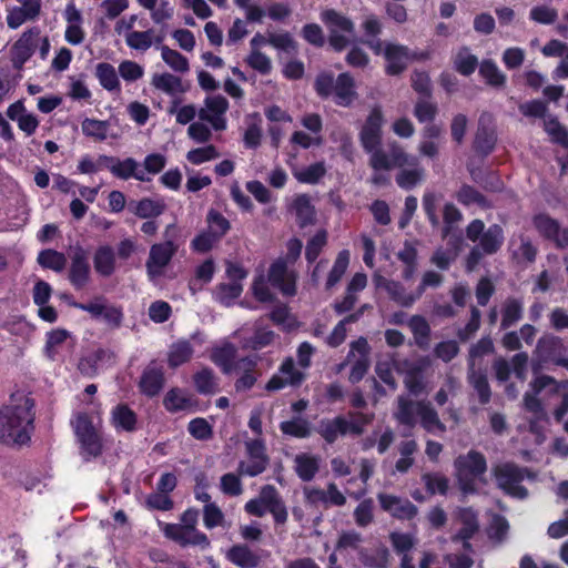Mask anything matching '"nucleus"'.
Listing matches in <instances>:
<instances>
[{"instance_id": "nucleus-40", "label": "nucleus", "mask_w": 568, "mask_h": 568, "mask_svg": "<svg viewBox=\"0 0 568 568\" xmlns=\"http://www.w3.org/2000/svg\"><path fill=\"white\" fill-rule=\"evenodd\" d=\"M500 313V328L506 329L521 320L524 313V304L519 298L507 297L501 305Z\"/></svg>"}, {"instance_id": "nucleus-31", "label": "nucleus", "mask_w": 568, "mask_h": 568, "mask_svg": "<svg viewBox=\"0 0 568 568\" xmlns=\"http://www.w3.org/2000/svg\"><path fill=\"white\" fill-rule=\"evenodd\" d=\"M417 416H419L422 427L428 433L446 432L445 424L440 420L438 413L429 402H417Z\"/></svg>"}, {"instance_id": "nucleus-3", "label": "nucleus", "mask_w": 568, "mask_h": 568, "mask_svg": "<svg viewBox=\"0 0 568 568\" xmlns=\"http://www.w3.org/2000/svg\"><path fill=\"white\" fill-rule=\"evenodd\" d=\"M179 235V226L175 223H171L165 226L163 232L164 242L154 243L150 246L145 268L151 281L164 275L165 268L179 251V244L176 243Z\"/></svg>"}, {"instance_id": "nucleus-61", "label": "nucleus", "mask_w": 568, "mask_h": 568, "mask_svg": "<svg viewBox=\"0 0 568 568\" xmlns=\"http://www.w3.org/2000/svg\"><path fill=\"white\" fill-rule=\"evenodd\" d=\"M349 264V252L347 250H344L338 253L334 265L328 274L327 281H326V288L331 290L333 288L343 277L345 274L347 267Z\"/></svg>"}, {"instance_id": "nucleus-57", "label": "nucleus", "mask_w": 568, "mask_h": 568, "mask_svg": "<svg viewBox=\"0 0 568 568\" xmlns=\"http://www.w3.org/2000/svg\"><path fill=\"white\" fill-rule=\"evenodd\" d=\"M38 264L60 273L67 265V258L63 253L55 250H43L38 254Z\"/></svg>"}, {"instance_id": "nucleus-10", "label": "nucleus", "mask_w": 568, "mask_h": 568, "mask_svg": "<svg viewBox=\"0 0 568 568\" xmlns=\"http://www.w3.org/2000/svg\"><path fill=\"white\" fill-rule=\"evenodd\" d=\"M530 390L526 392L523 398L524 407L527 412L531 413L536 419L546 417L545 409L538 394L547 387H551L552 393H558L560 388L568 387V381L558 383L549 375L536 376L530 383Z\"/></svg>"}, {"instance_id": "nucleus-7", "label": "nucleus", "mask_w": 568, "mask_h": 568, "mask_svg": "<svg viewBox=\"0 0 568 568\" xmlns=\"http://www.w3.org/2000/svg\"><path fill=\"white\" fill-rule=\"evenodd\" d=\"M493 475L498 488L505 494L519 499L528 496V490L520 485L526 477H531V473L527 468L513 463H504L493 468Z\"/></svg>"}, {"instance_id": "nucleus-64", "label": "nucleus", "mask_w": 568, "mask_h": 568, "mask_svg": "<svg viewBox=\"0 0 568 568\" xmlns=\"http://www.w3.org/2000/svg\"><path fill=\"white\" fill-rule=\"evenodd\" d=\"M70 333L67 329L58 328L48 333L47 342L44 346V354L50 359H55L61 346L64 344Z\"/></svg>"}, {"instance_id": "nucleus-25", "label": "nucleus", "mask_w": 568, "mask_h": 568, "mask_svg": "<svg viewBox=\"0 0 568 568\" xmlns=\"http://www.w3.org/2000/svg\"><path fill=\"white\" fill-rule=\"evenodd\" d=\"M36 49V34L32 30L24 32L11 47V61L13 68L21 70L26 61H28Z\"/></svg>"}, {"instance_id": "nucleus-23", "label": "nucleus", "mask_w": 568, "mask_h": 568, "mask_svg": "<svg viewBox=\"0 0 568 568\" xmlns=\"http://www.w3.org/2000/svg\"><path fill=\"white\" fill-rule=\"evenodd\" d=\"M386 59V73L397 75L402 73L410 61V51L407 47L396 43H387L384 49Z\"/></svg>"}, {"instance_id": "nucleus-24", "label": "nucleus", "mask_w": 568, "mask_h": 568, "mask_svg": "<svg viewBox=\"0 0 568 568\" xmlns=\"http://www.w3.org/2000/svg\"><path fill=\"white\" fill-rule=\"evenodd\" d=\"M165 39V32L161 29H148L125 34L126 45L135 51L146 52L153 45H160Z\"/></svg>"}, {"instance_id": "nucleus-5", "label": "nucleus", "mask_w": 568, "mask_h": 568, "mask_svg": "<svg viewBox=\"0 0 568 568\" xmlns=\"http://www.w3.org/2000/svg\"><path fill=\"white\" fill-rule=\"evenodd\" d=\"M244 508L247 514L256 517H263L268 511L277 525H284L288 518L285 503L273 485L263 486L258 496L250 499Z\"/></svg>"}, {"instance_id": "nucleus-22", "label": "nucleus", "mask_w": 568, "mask_h": 568, "mask_svg": "<svg viewBox=\"0 0 568 568\" xmlns=\"http://www.w3.org/2000/svg\"><path fill=\"white\" fill-rule=\"evenodd\" d=\"M164 534L166 537L173 539L182 546L193 545L205 548L210 545L206 535L199 531L196 528H187L178 526L176 524H168L164 527Z\"/></svg>"}, {"instance_id": "nucleus-50", "label": "nucleus", "mask_w": 568, "mask_h": 568, "mask_svg": "<svg viewBox=\"0 0 568 568\" xmlns=\"http://www.w3.org/2000/svg\"><path fill=\"white\" fill-rule=\"evenodd\" d=\"M165 211L163 201L144 197L135 203L133 213L140 219H152L160 216Z\"/></svg>"}, {"instance_id": "nucleus-47", "label": "nucleus", "mask_w": 568, "mask_h": 568, "mask_svg": "<svg viewBox=\"0 0 568 568\" xmlns=\"http://www.w3.org/2000/svg\"><path fill=\"white\" fill-rule=\"evenodd\" d=\"M518 246H515V241L513 240L510 243L513 257L518 263H532L537 256V247L532 244V242L526 237L525 235L518 236Z\"/></svg>"}, {"instance_id": "nucleus-45", "label": "nucleus", "mask_w": 568, "mask_h": 568, "mask_svg": "<svg viewBox=\"0 0 568 568\" xmlns=\"http://www.w3.org/2000/svg\"><path fill=\"white\" fill-rule=\"evenodd\" d=\"M163 404L169 412H178L192 408L194 400L186 392L180 388H172L165 395Z\"/></svg>"}, {"instance_id": "nucleus-38", "label": "nucleus", "mask_w": 568, "mask_h": 568, "mask_svg": "<svg viewBox=\"0 0 568 568\" xmlns=\"http://www.w3.org/2000/svg\"><path fill=\"white\" fill-rule=\"evenodd\" d=\"M136 415L125 404L116 405L111 412V423L116 430L133 432L136 427Z\"/></svg>"}, {"instance_id": "nucleus-16", "label": "nucleus", "mask_w": 568, "mask_h": 568, "mask_svg": "<svg viewBox=\"0 0 568 568\" xmlns=\"http://www.w3.org/2000/svg\"><path fill=\"white\" fill-rule=\"evenodd\" d=\"M229 101L221 94L207 97L204 105L199 110V118L211 124L215 131H224L227 126L225 113Z\"/></svg>"}, {"instance_id": "nucleus-15", "label": "nucleus", "mask_w": 568, "mask_h": 568, "mask_svg": "<svg viewBox=\"0 0 568 568\" xmlns=\"http://www.w3.org/2000/svg\"><path fill=\"white\" fill-rule=\"evenodd\" d=\"M376 498L383 511L399 520H410L418 514V508L408 499L394 494L381 491Z\"/></svg>"}, {"instance_id": "nucleus-46", "label": "nucleus", "mask_w": 568, "mask_h": 568, "mask_svg": "<svg viewBox=\"0 0 568 568\" xmlns=\"http://www.w3.org/2000/svg\"><path fill=\"white\" fill-rule=\"evenodd\" d=\"M417 402H413L404 396L397 398V410L394 413L395 419L405 426L414 427L416 425Z\"/></svg>"}, {"instance_id": "nucleus-33", "label": "nucleus", "mask_w": 568, "mask_h": 568, "mask_svg": "<svg viewBox=\"0 0 568 568\" xmlns=\"http://www.w3.org/2000/svg\"><path fill=\"white\" fill-rule=\"evenodd\" d=\"M294 470L303 481L314 479L320 470L321 458L310 453H301L294 457Z\"/></svg>"}, {"instance_id": "nucleus-55", "label": "nucleus", "mask_w": 568, "mask_h": 568, "mask_svg": "<svg viewBox=\"0 0 568 568\" xmlns=\"http://www.w3.org/2000/svg\"><path fill=\"white\" fill-rule=\"evenodd\" d=\"M353 518L357 527L366 528L374 524V501L372 498L363 499L354 509Z\"/></svg>"}, {"instance_id": "nucleus-49", "label": "nucleus", "mask_w": 568, "mask_h": 568, "mask_svg": "<svg viewBox=\"0 0 568 568\" xmlns=\"http://www.w3.org/2000/svg\"><path fill=\"white\" fill-rule=\"evenodd\" d=\"M161 58L168 67L173 71L180 73H186L190 70V63L186 57L181 54L179 51L171 49L168 45L161 44L160 47Z\"/></svg>"}, {"instance_id": "nucleus-59", "label": "nucleus", "mask_w": 568, "mask_h": 568, "mask_svg": "<svg viewBox=\"0 0 568 568\" xmlns=\"http://www.w3.org/2000/svg\"><path fill=\"white\" fill-rule=\"evenodd\" d=\"M274 338L275 333L272 329L256 325L253 336L245 339L242 344V347L251 348L254 351L262 349L272 344Z\"/></svg>"}, {"instance_id": "nucleus-37", "label": "nucleus", "mask_w": 568, "mask_h": 568, "mask_svg": "<svg viewBox=\"0 0 568 568\" xmlns=\"http://www.w3.org/2000/svg\"><path fill=\"white\" fill-rule=\"evenodd\" d=\"M333 94L335 102L342 106H348L354 101V80L348 73H341L337 77Z\"/></svg>"}, {"instance_id": "nucleus-60", "label": "nucleus", "mask_w": 568, "mask_h": 568, "mask_svg": "<svg viewBox=\"0 0 568 568\" xmlns=\"http://www.w3.org/2000/svg\"><path fill=\"white\" fill-rule=\"evenodd\" d=\"M454 67L463 75H470L478 67V59L468 48H462L454 58Z\"/></svg>"}, {"instance_id": "nucleus-54", "label": "nucleus", "mask_w": 568, "mask_h": 568, "mask_svg": "<svg viewBox=\"0 0 568 568\" xmlns=\"http://www.w3.org/2000/svg\"><path fill=\"white\" fill-rule=\"evenodd\" d=\"M100 84L108 91L120 90V81L115 68L106 62L99 63L95 69Z\"/></svg>"}, {"instance_id": "nucleus-48", "label": "nucleus", "mask_w": 568, "mask_h": 568, "mask_svg": "<svg viewBox=\"0 0 568 568\" xmlns=\"http://www.w3.org/2000/svg\"><path fill=\"white\" fill-rule=\"evenodd\" d=\"M408 327L414 335L416 345L426 348L429 344L430 326L425 317L420 315L412 316L408 321Z\"/></svg>"}, {"instance_id": "nucleus-63", "label": "nucleus", "mask_w": 568, "mask_h": 568, "mask_svg": "<svg viewBox=\"0 0 568 568\" xmlns=\"http://www.w3.org/2000/svg\"><path fill=\"white\" fill-rule=\"evenodd\" d=\"M242 291L243 286L239 282L221 283L215 287L214 295L220 303L229 306L241 295Z\"/></svg>"}, {"instance_id": "nucleus-34", "label": "nucleus", "mask_w": 568, "mask_h": 568, "mask_svg": "<svg viewBox=\"0 0 568 568\" xmlns=\"http://www.w3.org/2000/svg\"><path fill=\"white\" fill-rule=\"evenodd\" d=\"M361 564L367 568H387L389 565L390 552L384 545L375 548H364L358 550Z\"/></svg>"}, {"instance_id": "nucleus-51", "label": "nucleus", "mask_w": 568, "mask_h": 568, "mask_svg": "<svg viewBox=\"0 0 568 568\" xmlns=\"http://www.w3.org/2000/svg\"><path fill=\"white\" fill-rule=\"evenodd\" d=\"M479 74L488 85L501 88L506 83V75L493 60H484L479 64Z\"/></svg>"}, {"instance_id": "nucleus-21", "label": "nucleus", "mask_w": 568, "mask_h": 568, "mask_svg": "<svg viewBox=\"0 0 568 568\" xmlns=\"http://www.w3.org/2000/svg\"><path fill=\"white\" fill-rule=\"evenodd\" d=\"M454 518L460 528L452 535L450 540L471 539L480 528L478 514L470 507H459L454 513Z\"/></svg>"}, {"instance_id": "nucleus-30", "label": "nucleus", "mask_w": 568, "mask_h": 568, "mask_svg": "<svg viewBox=\"0 0 568 568\" xmlns=\"http://www.w3.org/2000/svg\"><path fill=\"white\" fill-rule=\"evenodd\" d=\"M93 265L95 272L103 276L110 277L116 270V255L110 245H101L93 255Z\"/></svg>"}, {"instance_id": "nucleus-53", "label": "nucleus", "mask_w": 568, "mask_h": 568, "mask_svg": "<svg viewBox=\"0 0 568 568\" xmlns=\"http://www.w3.org/2000/svg\"><path fill=\"white\" fill-rule=\"evenodd\" d=\"M397 258L404 263L405 268L403 271V277L405 280H410L416 270H417V250L414 245L408 242H405L403 248H400L397 254Z\"/></svg>"}, {"instance_id": "nucleus-4", "label": "nucleus", "mask_w": 568, "mask_h": 568, "mask_svg": "<svg viewBox=\"0 0 568 568\" xmlns=\"http://www.w3.org/2000/svg\"><path fill=\"white\" fill-rule=\"evenodd\" d=\"M454 467L459 489L465 495L476 493V479H479L487 470L485 456L471 449L467 454L459 455L454 462Z\"/></svg>"}, {"instance_id": "nucleus-35", "label": "nucleus", "mask_w": 568, "mask_h": 568, "mask_svg": "<svg viewBox=\"0 0 568 568\" xmlns=\"http://www.w3.org/2000/svg\"><path fill=\"white\" fill-rule=\"evenodd\" d=\"M532 225L540 236L550 240L557 246L562 229L560 223L547 213H539L532 217Z\"/></svg>"}, {"instance_id": "nucleus-17", "label": "nucleus", "mask_w": 568, "mask_h": 568, "mask_svg": "<svg viewBox=\"0 0 568 568\" xmlns=\"http://www.w3.org/2000/svg\"><path fill=\"white\" fill-rule=\"evenodd\" d=\"M100 163L104 164L106 169L116 178L129 180L131 178L141 181L150 182L151 178L144 174L140 163L132 158L120 160L113 156H100Z\"/></svg>"}, {"instance_id": "nucleus-41", "label": "nucleus", "mask_w": 568, "mask_h": 568, "mask_svg": "<svg viewBox=\"0 0 568 568\" xmlns=\"http://www.w3.org/2000/svg\"><path fill=\"white\" fill-rule=\"evenodd\" d=\"M151 84L159 91L169 95L183 93L185 91L182 80L169 72L154 73L151 79Z\"/></svg>"}, {"instance_id": "nucleus-6", "label": "nucleus", "mask_w": 568, "mask_h": 568, "mask_svg": "<svg viewBox=\"0 0 568 568\" xmlns=\"http://www.w3.org/2000/svg\"><path fill=\"white\" fill-rule=\"evenodd\" d=\"M77 439L80 444V454L85 460L98 458L103 452V442L100 432L85 413H79L72 420Z\"/></svg>"}, {"instance_id": "nucleus-12", "label": "nucleus", "mask_w": 568, "mask_h": 568, "mask_svg": "<svg viewBox=\"0 0 568 568\" xmlns=\"http://www.w3.org/2000/svg\"><path fill=\"white\" fill-rule=\"evenodd\" d=\"M74 306L88 312L95 320H102L111 329H116L122 325V308L108 303L102 296H98L88 303H75Z\"/></svg>"}, {"instance_id": "nucleus-27", "label": "nucleus", "mask_w": 568, "mask_h": 568, "mask_svg": "<svg viewBox=\"0 0 568 568\" xmlns=\"http://www.w3.org/2000/svg\"><path fill=\"white\" fill-rule=\"evenodd\" d=\"M374 281L377 287L384 288L389 297L400 306L409 307L417 298V295L407 293L399 282L386 280L381 275H376Z\"/></svg>"}, {"instance_id": "nucleus-18", "label": "nucleus", "mask_w": 568, "mask_h": 568, "mask_svg": "<svg viewBox=\"0 0 568 568\" xmlns=\"http://www.w3.org/2000/svg\"><path fill=\"white\" fill-rule=\"evenodd\" d=\"M245 446L248 460L239 464V474L251 477L257 476L262 474L268 465L265 444L261 439H252L246 442Z\"/></svg>"}, {"instance_id": "nucleus-26", "label": "nucleus", "mask_w": 568, "mask_h": 568, "mask_svg": "<svg viewBox=\"0 0 568 568\" xmlns=\"http://www.w3.org/2000/svg\"><path fill=\"white\" fill-rule=\"evenodd\" d=\"M67 20L65 40L72 44L78 45L84 40V30L81 27L82 14L73 3H69L64 11Z\"/></svg>"}, {"instance_id": "nucleus-43", "label": "nucleus", "mask_w": 568, "mask_h": 568, "mask_svg": "<svg viewBox=\"0 0 568 568\" xmlns=\"http://www.w3.org/2000/svg\"><path fill=\"white\" fill-rule=\"evenodd\" d=\"M196 390L203 395H213L219 392V379L211 368L204 367L193 375Z\"/></svg>"}, {"instance_id": "nucleus-20", "label": "nucleus", "mask_w": 568, "mask_h": 568, "mask_svg": "<svg viewBox=\"0 0 568 568\" xmlns=\"http://www.w3.org/2000/svg\"><path fill=\"white\" fill-rule=\"evenodd\" d=\"M89 280L90 265L88 262V253L82 246L75 245L71 250L69 281L75 288L80 290L88 284Z\"/></svg>"}, {"instance_id": "nucleus-32", "label": "nucleus", "mask_w": 568, "mask_h": 568, "mask_svg": "<svg viewBox=\"0 0 568 568\" xmlns=\"http://www.w3.org/2000/svg\"><path fill=\"white\" fill-rule=\"evenodd\" d=\"M226 558L241 568H255L261 562V557L245 544L232 546L226 552Z\"/></svg>"}, {"instance_id": "nucleus-19", "label": "nucleus", "mask_w": 568, "mask_h": 568, "mask_svg": "<svg viewBox=\"0 0 568 568\" xmlns=\"http://www.w3.org/2000/svg\"><path fill=\"white\" fill-rule=\"evenodd\" d=\"M297 275L287 266V261L280 257L274 261L268 270V282L277 287L282 294L293 296L296 294Z\"/></svg>"}, {"instance_id": "nucleus-56", "label": "nucleus", "mask_w": 568, "mask_h": 568, "mask_svg": "<svg viewBox=\"0 0 568 568\" xmlns=\"http://www.w3.org/2000/svg\"><path fill=\"white\" fill-rule=\"evenodd\" d=\"M468 382L476 390L479 402L487 404L490 400L491 390L486 375L476 371V368H468Z\"/></svg>"}, {"instance_id": "nucleus-28", "label": "nucleus", "mask_w": 568, "mask_h": 568, "mask_svg": "<svg viewBox=\"0 0 568 568\" xmlns=\"http://www.w3.org/2000/svg\"><path fill=\"white\" fill-rule=\"evenodd\" d=\"M425 365L423 363H413L404 361L398 366V372L404 375V384L409 393L418 395L424 390V384L422 382V372Z\"/></svg>"}, {"instance_id": "nucleus-52", "label": "nucleus", "mask_w": 568, "mask_h": 568, "mask_svg": "<svg viewBox=\"0 0 568 568\" xmlns=\"http://www.w3.org/2000/svg\"><path fill=\"white\" fill-rule=\"evenodd\" d=\"M413 166L412 169L402 170L396 175V183L399 187L405 190H410L415 187L418 183H420L424 179L425 171L423 168L418 166V161L416 160L415 164H409Z\"/></svg>"}, {"instance_id": "nucleus-42", "label": "nucleus", "mask_w": 568, "mask_h": 568, "mask_svg": "<svg viewBox=\"0 0 568 568\" xmlns=\"http://www.w3.org/2000/svg\"><path fill=\"white\" fill-rule=\"evenodd\" d=\"M293 210L301 227L313 224L315 221V209L306 194L297 195L293 201Z\"/></svg>"}, {"instance_id": "nucleus-11", "label": "nucleus", "mask_w": 568, "mask_h": 568, "mask_svg": "<svg viewBox=\"0 0 568 568\" xmlns=\"http://www.w3.org/2000/svg\"><path fill=\"white\" fill-rule=\"evenodd\" d=\"M416 158L407 154L396 141L388 143L387 150L381 146L369 156V165L374 171H389L393 168H403L415 164Z\"/></svg>"}, {"instance_id": "nucleus-44", "label": "nucleus", "mask_w": 568, "mask_h": 568, "mask_svg": "<svg viewBox=\"0 0 568 568\" xmlns=\"http://www.w3.org/2000/svg\"><path fill=\"white\" fill-rule=\"evenodd\" d=\"M194 349L189 341L181 339L172 344L168 353V363L172 368L187 363L193 356Z\"/></svg>"}, {"instance_id": "nucleus-39", "label": "nucleus", "mask_w": 568, "mask_h": 568, "mask_svg": "<svg viewBox=\"0 0 568 568\" xmlns=\"http://www.w3.org/2000/svg\"><path fill=\"white\" fill-rule=\"evenodd\" d=\"M237 348L234 344L225 342L211 351V361L220 366L225 374H229L235 368L233 362L235 359Z\"/></svg>"}, {"instance_id": "nucleus-8", "label": "nucleus", "mask_w": 568, "mask_h": 568, "mask_svg": "<svg viewBox=\"0 0 568 568\" xmlns=\"http://www.w3.org/2000/svg\"><path fill=\"white\" fill-rule=\"evenodd\" d=\"M466 237L471 242H477L486 255L496 254L505 241L504 229L499 224H491L488 227L481 220L471 221L466 227Z\"/></svg>"}, {"instance_id": "nucleus-1", "label": "nucleus", "mask_w": 568, "mask_h": 568, "mask_svg": "<svg viewBox=\"0 0 568 568\" xmlns=\"http://www.w3.org/2000/svg\"><path fill=\"white\" fill-rule=\"evenodd\" d=\"M32 390H17L0 407V443L12 448L30 446L36 429Z\"/></svg>"}, {"instance_id": "nucleus-62", "label": "nucleus", "mask_w": 568, "mask_h": 568, "mask_svg": "<svg viewBox=\"0 0 568 568\" xmlns=\"http://www.w3.org/2000/svg\"><path fill=\"white\" fill-rule=\"evenodd\" d=\"M246 64L261 75H268L273 70V63L268 55L261 50L250 51L245 58Z\"/></svg>"}, {"instance_id": "nucleus-14", "label": "nucleus", "mask_w": 568, "mask_h": 568, "mask_svg": "<svg viewBox=\"0 0 568 568\" xmlns=\"http://www.w3.org/2000/svg\"><path fill=\"white\" fill-rule=\"evenodd\" d=\"M384 115L379 106H375L368 114L359 132L362 148L372 155L382 144V128Z\"/></svg>"}, {"instance_id": "nucleus-2", "label": "nucleus", "mask_w": 568, "mask_h": 568, "mask_svg": "<svg viewBox=\"0 0 568 568\" xmlns=\"http://www.w3.org/2000/svg\"><path fill=\"white\" fill-rule=\"evenodd\" d=\"M373 419L374 414L349 412L348 418L338 415L334 418L322 419L317 425L316 432L327 444H333L339 436L347 434L353 436L363 435L366 426L369 425Z\"/></svg>"}, {"instance_id": "nucleus-36", "label": "nucleus", "mask_w": 568, "mask_h": 568, "mask_svg": "<svg viewBox=\"0 0 568 568\" xmlns=\"http://www.w3.org/2000/svg\"><path fill=\"white\" fill-rule=\"evenodd\" d=\"M257 361L253 357H243L236 363L235 368L242 372V375L235 382L237 392L248 390L254 386L257 379L254 373Z\"/></svg>"}, {"instance_id": "nucleus-29", "label": "nucleus", "mask_w": 568, "mask_h": 568, "mask_svg": "<svg viewBox=\"0 0 568 568\" xmlns=\"http://www.w3.org/2000/svg\"><path fill=\"white\" fill-rule=\"evenodd\" d=\"M164 385V372L161 366L151 363L143 372L140 388L148 396L156 395Z\"/></svg>"}, {"instance_id": "nucleus-13", "label": "nucleus", "mask_w": 568, "mask_h": 568, "mask_svg": "<svg viewBox=\"0 0 568 568\" xmlns=\"http://www.w3.org/2000/svg\"><path fill=\"white\" fill-rule=\"evenodd\" d=\"M567 352V346L560 337L545 334L537 341L534 354L542 363L552 362L556 365L568 368Z\"/></svg>"}, {"instance_id": "nucleus-9", "label": "nucleus", "mask_w": 568, "mask_h": 568, "mask_svg": "<svg viewBox=\"0 0 568 568\" xmlns=\"http://www.w3.org/2000/svg\"><path fill=\"white\" fill-rule=\"evenodd\" d=\"M321 19L329 32V44L337 51H342L349 43L354 33V23L344 14L333 9L322 11Z\"/></svg>"}, {"instance_id": "nucleus-58", "label": "nucleus", "mask_w": 568, "mask_h": 568, "mask_svg": "<svg viewBox=\"0 0 568 568\" xmlns=\"http://www.w3.org/2000/svg\"><path fill=\"white\" fill-rule=\"evenodd\" d=\"M280 429L284 435L296 438H307L311 436L310 423L301 417L285 420L280 424Z\"/></svg>"}]
</instances>
